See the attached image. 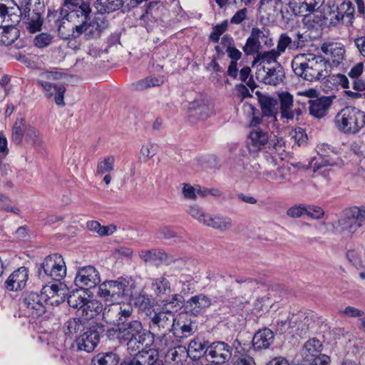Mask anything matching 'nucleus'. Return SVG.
<instances>
[{
  "label": "nucleus",
  "mask_w": 365,
  "mask_h": 365,
  "mask_svg": "<svg viewBox=\"0 0 365 365\" xmlns=\"http://www.w3.org/2000/svg\"><path fill=\"white\" fill-rule=\"evenodd\" d=\"M294 73L308 81H319L329 76L330 63L322 55L303 53L296 55L292 61Z\"/></svg>",
  "instance_id": "obj_1"
},
{
  "label": "nucleus",
  "mask_w": 365,
  "mask_h": 365,
  "mask_svg": "<svg viewBox=\"0 0 365 365\" xmlns=\"http://www.w3.org/2000/svg\"><path fill=\"white\" fill-rule=\"evenodd\" d=\"M336 128L345 134H356L365 125V113L353 106L342 108L335 116Z\"/></svg>",
  "instance_id": "obj_2"
},
{
  "label": "nucleus",
  "mask_w": 365,
  "mask_h": 365,
  "mask_svg": "<svg viewBox=\"0 0 365 365\" xmlns=\"http://www.w3.org/2000/svg\"><path fill=\"white\" fill-rule=\"evenodd\" d=\"M365 223V206L346 209L335 226L336 231L350 237Z\"/></svg>",
  "instance_id": "obj_3"
},
{
  "label": "nucleus",
  "mask_w": 365,
  "mask_h": 365,
  "mask_svg": "<svg viewBox=\"0 0 365 365\" xmlns=\"http://www.w3.org/2000/svg\"><path fill=\"white\" fill-rule=\"evenodd\" d=\"M149 317V328L153 332L165 336L168 332L172 331L175 320L173 310L163 309L158 312H155Z\"/></svg>",
  "instance_id": "obj_4"
},
{
  "label": "nucleus",
  "mask_w": 365,
  "mask_h": 365,
  "mask_svg": "<svg viewBox=\"0 0 365 365\" xmlns=\"http://www.w3.org/2000/svg\"><path fill=\"white\" fill-rule=\"evenodd\" d=\"M262 44L267 47H271L273 45L269 31L264 27L261 29L254 27L252 29L250 36L247 39L243 51L247 55L254 54L261 49Z\"/></svg>",
  "instance_id": "obj_5"
},
{
  "label": "nucleus",
  "mask_w": 365,
  "mask_h": 365,
  "mask_svg": "<svg viewBox=\"0 0 365 365\" xmlns=\"http://www.w3.org/2000/svg\"><path fill=\"white\" fill-rule=\"evenodd\" d=\"M133 313V308L130 303L113 304L104 309L103 317L106 322L115 324L118 327L129 322Z\"/></svg>",
  "instance_id": "obj_6"
},
{
  "label": "nucleus",
  "mask_w": 365,
  "mask_h": 365,
  "mask_svg": "<svg viewBox=\"0 0 365 365\" xmlns=\"http://www.w3.org/2000/svg\"><path fill=\"white\" fill-rule=\"evenodd\" d=\"M102 326L94 324L91 326L82 335L78 337L75 344L78 351L91 352L100 341L101 334L103 333Z\"/></svg>",
  "instance_id": "obj_7"
},
{
  "label": "nucleus",
  "mask_w": 365,
  "mask_h": 365,
  "mask_svg": "<svg viewBox=\"0 0 365 365\" xmlns=\"http://www.w3.org/2000/svg\"><path fill=\"white\" fill-rule=\"evenodd\" d=\"M232 354V346L222 341L210 343L205 351L206 359L216 364H223L229 361Z\"/></svg>",
  "instance_id": "obj_8"
},
{
  "label": "nucleus",
  "mask_w": 365,
  "mask_h": 365,
  "mask_svg": "<svg viewBox=\"0 0 365 365\" xmlns=\"http://www.w3.org/2000/svg\"><path fill=\"white\" fill-rule=\"evenodd\" d=\"M32 9L28 10L26 13L21 15V21L26 24L27 31L31 34L40 31L44 21L43 14L44 12V4L40 0H36Z\"/></svg>",
  "instance_id": "obj_9"
},
{
  "label": "nucleus",
  "mask_w": 365,
  "mask_h": 365,
  "mask_svg": "<svg viewBox=\"0 0 365 365\" xmlns=\"http://www.w3.org/2000/svg\"><path fill=\"white\" fill-rule=\"evenodd\" d=\"M116 337L120 341L128 339L130 338L138 337L142 336L152 335L151 331H148L143 328L141 322L139 320H130L117 327L115 331Z\"/></svg>",
  "instance_id": "obj_10"
},
{
  "label": "nucleus",
  "mask_w": 365,
  "mask_h": 365,
  "mask_svg": "<svg viewBox=\"0 0 365 365\" xmlns=\"http://www.w3.org/2000/svg\"><path fill=\"white\" fill-rule=\"evenodd\" d=\"M125 284L120 280L106 281L98 287V294L105 301L113 302L118 300L125 293Z\"/></svg>",
  "instance_id": "obj_11"
},
{
  "label": "nucleus",
  "mask_w": 365,
  "mask_h": 365,
  "mask_svg": "<svg viewBox=\"0 0 365 365\" xmlns=\"http://www.w3.org/2000/svg\"><path fill=\"white\" fill-rule=\"evenodd\" d=\"M255 75L259 81L274 86L280 83L284 78L283 68L279 63H276L273 66L259 67Z\"/></svg>",
  "instance_id": "obj_12"
},
{
  "label": "nucleus",
  "mask_w": 365,
  "mask_h": 365,
  "mask_svg": "<svg viewBox=\"0 0 365 365\" xmlns=\"http://www.w3.org/2000/svg\"><path fill=\"white\" fill-rule=\"evenodd\" d=\"M48 294L31 292L27 294L23 301V307L27 309L28 313L36 317L42 316L46 312L45 304L48 299Z\"/></svg>",
  "instance_id": "obj_13"
},
{
  "label": "nucleus",
  "mask_w": 365,
  "mask_h": 365,
  "mask_svg": "<svg viewBox=\"0 0 365 365\" xmlns=\"http://www.w3.org/2000/svg\"><path fill=\"white\" fill-rule=\"evenodd\" d=\"M277 97L282 118L288 120H293L294 118L298 120L302 112L300 108H294L293 96L287 91H282L277 93Z\"/></svg>",
  "instance_id": "obj_14"
},
{
  "label": "nucleus",
  "mask_w": 365,
  "mask_h": 365,
  "mask_svg": "<svg viewBox=\"0 0 365 365\" xmlns=\"http://www.w3.org/2000/svg\"><path fill=\"white\" fill-rule=\"evenodd\" d=\"M271 144L269 135L267 131L259 128H253L248 135L247 146L250 152H259Z\"/></svg>",
  "instance_id": "obj_15"
},
{
  "label": "nucleus",
  "mask_w": 365,
  "mask_h": 365,
  "mask_svg": "<svg viewBox=\"0 0 365 365\" xmlns=\"http://www.w3.org/2000/svg\"><path fill=\"white\" fill-rule=\"evenodd\" d=\"M41 269L44 274H56L63 272L66 274V267L63 258L61 255L55 253L48 255L41 264L38 274L41 273Z\"/></svg>",
  "instance_id": "obj_16"
},
{
  "label": "nucleus",
  "mask_w": 365,
  "mask_h": 365,
  "mask_svg": "<svg viewBox=\"0 0 365 365\" xmlns=\"http://www.w3.org/2000/svg\"><path fill=\"white\" fill-rule=\"evenodd\" d=\"M38 83L43 88L45 96L51 98H54L55 103L58 106H64V93L66 88L62 84H56L53 82L39 79Z\"/></svg>",
  "instance_id": "obj_17"
},
{
  "label": "nucleus",
  "mask_w": 365,
  "mask_h": 365,
  "mask_svg": "<svg viewBox=\"0 0 365 365\" xmlns=\"http://www.w3.org/2000/svg\"><path fill=\"white\" fill-rule=\"evenodd\" d=\"M212 114V105L204 100H195L190 104L188 115L190 118L204 120Z\"/></svg>",
  "instance_id": "obj_18"
},
{
  "label": "nucleus",
  "mask_w": 365,
  "mask_h": 365,
  "mask_svg": "<svg viewBox=\"0 0 365 365\" xmlns=\"http://www.w3.org/2000/svg\"><path fill=\"white\" fill-rule=\"evenodd\" d=\"M309 319L304 316L303 313H299L298 314H293L292 318L289 319L287 317L284 320H277V325L280 328L281 330L287 325L289 324V327H294L297 326L296 333L299 336L305 335L309 330Z\"/></svg>",
  "instance_id": "obj_19"
},
{
  "label": "nucleus",
  "mask_w": 365,
  "mask_h": 365,
  "mask_svg": "<svg viewBox=\"0 0 365 365\" xmlns=\"http://www.w3.org/2000/svg\"><path fill=\"white\" fill-rule=\"evenodd\" d=\"M184 317H187V314H180L179 319L175 320L172 332L176 338H187L196 331L195 323L190 319H184Z\"/></svg>",
  "instance_id": "obj_20"
},
{
  "label": "nucleus",
  "mask_w": 365,
  "mask_h": 365,
  "mask_svg": "<svg viewBox=\"0 0 365 365\" xmlns=\"http://www.w3.org/2000/svg\"><path fill=\"white\" fill-rule=\"evenodd\" d=\"M309 110L310 114L316 118H322L328 113L332 103L330 97L323 96L309 101Z\"/></svg>",
  "instance_id": "obj_21"
},
{
  "label": "nucleus",
  "mask_w": 365,
  "mask_h": 365,
  "mask_svg": "<svg viewBox=\"0 0 365 365\" xmlns=\"http://www.w3.org/2000/svg\"><path fill=\"white\" fill-rule=\"evenodd\" d=\"M204 225L220 232H227L232 230V220L230 217L222 214L208 215Z\"/></svg>",
  "instance_id": "obj_22"
},
{
  "label": "nucleus",
  "mask_w": 365,
  "mask_h": 365,
  "mask_svg": "<svg viewBox=\"0 0 365 365\" xmlns=\"http://www.w3.org/2000/svg\"><path fill=\"white\" fill-rule=\"evenodd\" d=\"M264 116L271 117L276 120L278 113V101L269 96L256 93Z\"/></svg>",
  "instance_id": "obj_23"
},
{
  "label": "nucleus",
  "mask_w": 365,
  "mask_h": 365,
  "mask_svg": "<svg viewBox=\"0 0 365 365\" xmlns=\"http://www.w3.org/2000/svg\"><path fill=\"white\" fill-rule=\"evenodd\" d=\"M274 339L273 331L268 328H264L255 333L252 339V345L256 350L267 349L274 342Z\"/></svg>",
  "instance_id": "obj_24"
},
{
  "label": "nucleus",
  "mask_w": 365,
  "mask_h": 365,
  "mask_svg": "<svg viewBox=\"0 0 365 365\" xmlns=\"http://www.w3.org/2000/svg\"><path fill=\"white\" fill-rule=\"evenodd\" d=\"M211 299L204 294H198L192 297L187 301L185 309L193 315H197L203 312L211 305Z\"/></svg>",
  "instance_id": "obj_25"
},
{
  "label": "nucleus",
  "mask_w": 365,
  "mask_h": 365,
  "mask_svg": "<svg viewBox=\"0 0 365 365\" xmlns=\"http://www.w3.org/2000/svg\"><path fill=\"white\" fill-rule=\"evenodd\" d=\"M68 10L63 9L62 6L58 7H48L46 22L49 29H56V26L63 20L68 16Z\"/></svg>",
  "instance_id": "obj_26"
},
{
  "label": "nucleus",
  "mask_w": 365,
  "mask_h": 365,
  "mask_svg": "<svg viewBox=\"0 0 365 365\" xmlns=\"http://www.w3.org/2000/svg\"><path fill=\"white\" fill-rule=\"evenodd\" d=\"M102 303L89 295L81 309L82 316L85 320L93 319L103 312Z\"/></svg>",
  "instance_id": "obj_27"
},
{
  "label": "nucleus",
  "mask_w": 365,
  "mask_h": 365,
  "mask_svg": "<svg viewBox=\"0 0 365 365\" xmlns=\"http://www.w3.org/2000/svg\"><path fill=\"white\" fill-rule=\"evenodd\" d=\"M108 26V20L103 16H96L88 23V32L86 34L88 39L97 38L101 34Z\"/></svg>",
  "instance_id": "obj_28"
},
{
  "label": "nucleus",
  "mask_w": 365,
  "mask_h": 365,
  "mask_svg": "<svg viewBox=\"0 0 365 365\" xmlns=\"http://www.w3.org/2000/svg\"><path fill=\"white\" fill-rule=\"evenodd\" d=\"M282 0H260L258 10L260 13H264L268 16L282 15Z\"/></svg>",
  "instance_id": "obj_29"
},
{
  "label": "nucleus",
  "mask_w": 365,
  "mask_h": 365,
  "mask_svg": "<svg viewBox=\"0 0 365 365\" xmlns=\"http://www.w3.org/2000/svg\"><path fill=\"white\" fill-rule=\"evenodd\" d=\"M90 294L91 292L86 289H77L69 293L67 302L71 307L81 310Z\"/></svg>",
  "instance_id": "obj_30"
},
{
  "label": "nucleus",
  "mask_w": 365,
  "mask_h": 365,
  "mask_svg": "<svg viewBox=\"0 0 365 365\" xmlns=\"http://www.w3.org/2000/svg\"><path fill=\"white\" fill-rule=\"evenodd\" d=\"M210 342L202 338L196 337L191 340L188 345L187 354L192 359L200 358L202 355L205 356V351Z\"/></svg>",
  "instance_id": "obj_31"
},
{
  "label": "nucleus",
  "mask_w": 365,
  "mask_h": 365,
  "mask_svg": "<svg viewBox=\"0 0 365 365\" xmlns=\"http://www.w3.org/2000/svg\"><path fill=\"white\" fill-rule=\"evenodd\" d=\"M134 357L137 361L140 362L139 365H157L163 362L159 359L158 351L153 349L141 350Z\"/></svg>",
  "instance_id": "obj_32"
},
{
  "label": "nucleus",
  "mask_w": 365,
  "mask_h": 365,
  "mask_svg": "<svg viewBox=\"0 0 365 365\" xmlns=\"http://www.w3.org/2000/svg\"><path fill=\"white\" fill-rule=\"evenodd\" d=\"M322 51L326 54L329 55L334 63L339 64L344 58V49L338 43H323L321 46Z\"/></svg>",
  "instance_id": "obj_33"
},
{
  "label": "nucleus",
  "mask_w": 365,
  "mask_h": 365,
  "mask_svg": "<svg viewBox=\"0 0 365 365\" xmlns=\"http://www.w3.org/2000/svg\"><path fill=\"white\" fill-rule=\"evenodd\" d=\"M317 152L319 158L314 164V168H319L322 166L334 164V162L329 158L331 153H333L329 145L325 143L318 145Z\"/></svg>",
  "instance_id": "obj_34"
},
{
  "label": "nucleus",
  "mask_w": 365,
  "mask_h": 365,
  "mask_svg": "<svg viewBox=\"0 0 365 365\" xmlns=\"http://www.w3.org/2000/svg\"><path fill=\"white\" fill-rule=\"evenodd\" d=\"M86 320L81 317H73L68 319L64 324V333L67 336H73L83 331L86 328Z\"/></svg>",
  "instance_id": "obj_35"
},
{
  "label": "nucleus",
  "mask_w": 365,
  "mask_h": 365,
  "mask_svg": "<svg viewBox=\"0 0 365 365\" xmlns=\"http://www.w3.org/2000/svg\"><path fill=\"white\" fill-rule=\"evenodd\" d=\"M28 127L24 118L17 119L13 125L11 141L17 145H21Z\"/></svg>",
  "instance_id": "obj_36"
},
{
  "label": "nucleus",
  "mask_w": 365,
  "mask_h": 365,
  "mask_svg": "<svg viewBox=\"0 0 365 365\" xmlns=\"http://www.w3.org/2000/svg\"><path fill=\"white\" fill-rule=\"evenodd\" d=\"M70 10L68 16L71 19H78L79 22H88V20L90 19L91 9L86 2L82 1L81 4L72 7Z\"/></svg>",
  "instance_id": "obj_37"
},
{
  "label": "nucleus",
  "mask_w": 365,
  "mask_h": 365,
  "mask_svg": "<svg viewBox=\"0 0 365 365\" xmlns=\"http://www.w3.org/2000/svg\"><path fill=\"white\" fill-rule=\"evenodd\" d=\"M256 57L255 58L252 65L255 63H259V66L262 67V66L276 65L277 63V58L279 55L277 53L274 49L268 51L259 52V51H257Z\"/></svg>",
  "instance_id": "obj_38"
},
{
  "label": "nucleus",
  "mask_w": 365,
  "mask_h": 365,
  "mask_svg": "<svg viewBox=\"0 0 365 365\" xmlns=\"http://www.w3.org/2000/svg\"><path fill=\"white\" fill-rule=\"evenodd\" d=\"M123 5V0H96L95 3V7L101 14L115 11Z\"/></svg>",
  "instance_id": "obj_39"
},
{
  "label": "nucleus",
  "mask_w": 365,
  "mask_h": 365,
  "mask_svg": "<svg viewBox=\"0 0 365 365\" xmlns=\"http://www.w3.org/2000/svg\"><path fill=\"white\" fill-rule=\"evenodd\" d=\"M152 339L153 336L150 335L139 336V338L137 336L132 339H123L122 341L127 342L128 350L130 352V354H132L136 351H140V349L143 350V346H148L152 342Z\"/></svg>",
  "instance_id": "obj_40"
},
{
  "label": "nucleus",
  "mask_w": 365,
  "mask_h": 365,
  "mask_svg": "<svg viewBox=\"0 0 365 365\" xmlns=\"http://www.w3.org/2000/svg\"><path fill=\"white\" fill-rule=\"evenodd\" d=\"M28 281V275H9L5 282V287L11 292H18L23 289Z\"/></svg>",
  "instance_id": "obj_41"
},
{
  "label": "nucleus",
  "mask_w": 365,
  "mask_h": 365,
  "mask_svg": "<svg viewBox=\"0 0 365 365\" xmlns=\"http://www.w3.org/2000/svg\"><path fill=\"white\" fill-rule=\"evenodd\" d=\"M101 282L99 275H76L75 283L79 289L89 291L96 287Z\"/></svg>",
  "instance_id": "obj_42"
},
{
  "label": "nucleus",
  "mask_w": 365,
  "mask_h": 365,
  "mask_svg": "<svg viewBox=\"0 0 365 365\" xmlns=\"http://www.w3.org/2000/svg\"><path fill=\"white\" fill-rule=\"evenodd\" d=\"M161 252V249L142 250L138 252V255L145 263L158 266L160 264Z\"/></svg>",
  "instance_id": "obj_43"
},
{
  "label": "nucleus",
  "mask_w": 365,
  "mask_h": 365,
  "mask_svg": "<svg viewBox=\"0 0 365 365\" xmlns=\"http://www.w3.org/2000/svg\"><path fill=\"white\" fill-rule=\"evenodd\" d=\"M134 305L139 311L143 312L149 317L153 311V302L151 298L145 294H139L134 298Z\"/></svg>",
  "instance_id": "obj_44"
},
{
  "label": "nucleus",
  "mask_w": 365,
  "mask_h": 365,
  "mask_svg": "<svg viewBox=\"0 0 365 365\" xmlns=\"http://www.w3.org/2000/svg\"><path fill=\"white\" fill-rule=\"evenodd\" d=\"M163 83L162 78L148 76L132 83V88L135 91H143L151 87L160 86Z\"/></svg>",
  "instance_id": "obj_45"
},
{
  "label": "nucleus",
  "mask_w": 365,
  "mask_h": 365,
  "mask_svg": "<svg viewBox=\"0 0 365 365\" xmlns=\"http://www.w3.org/2000/svg\"><path fill=\"white\" fill-rule=\"evenodd\" d=\"M119 356L114 352H107L98 354L93 360V365H117Z\"/></svg>",
  "instance_id": "obj_46"
},
{
  "label": "nucleus",
  "mask_w": 365,
  "mask_h": 365,
  "mask_svg": "<svg viewBox=\"0 0 365 365\" xmlns=\"http://www.w3.org/2000/svg\"><path fill=\"white\" fill-rule=\"evenodd\" d=\"M151 287L154 293L160 298L170 293L169 282L163 277H160L153 282Z\"/></svg>",
  "instance_id": "obj_47"
},
{
  "label": "nucleus",
  "mask_w": 365,
  "mask_h": 365,
  "mask_svg": "<svg viewBox=\"0 0 365 365\" xmlns=\"http://www.w3.org/2000/svg\"><path fill=\"white\" fill-rule=\"evenodd\" d=\"M87 227L91 231L97 232L100 236H109L116 230V226L113 224L103 226L97 221L88 222Z\"/></svg>",
  "instance_id": "obj_48"
},
{
  "label": "nucleus",
  "mask_w": 365,
  "mask_h": 365,
  "mask_svg": "<svg viewBox=\"0 0 365 365\" xmlns=\"http://www.w3.org/2000/svg\"><path fill=\"white\" fill-rule=\"evenodd\" d=\"M292 46L295 51L302 49L311 41L310 35L307 32L297 31L292 34Z\"/></svg>",
  "instance_id": "obj_49"
},
{
  "label": "nucleus",
  "mask_w": 365,
  "mask_h": 365,
  "mask_svg": "<svg viewBox=\"0 0 365 365\" xmlns=\"http://www.w3.org/2000/svg\"><path fill=\"white\" fill-rule=\"evenodd\" d=\"M25 140L34 147H40L43 143L39 131L35 127L30 125L27 128Z\"/></svg>",
  "instance_id": "obj_50"
},
{
  "label": "nucleus",
  "mask_w": 365,
  "mask_h": 365,
  "mask_svg": "<svg viewBox=\"0 0 365 365\" xmlns=\"http://www.w3.org/2000/svg\"><path fill=\"white\" fill-rule=\"evenodd\" d=\"M182 299V296L180 294H172L165 297L162 299V303L165 307L163 309H170L173 310V312L177 311L178 308L181 307Z\"/></svg>",
  "instance_id": "obj_51"
},
{
  "label": "nucleus",
  "mask_w": 365,
  "mask_h": 365,
  "mask_svg": "<svg viewBox=\"0 0 365 365\" xmlns=\"http://www.w3.org/2000/svg\"><path fill=\"white\" fill-rule=\"evenodd\" d=\"M288 48L290 51H295L294 47L292 46V40L290 36L287 34H282L278 39L277 46V53L280 56L284 53L286 49Z\"/></svg>",
  "instance_id": "obj_52"
},
{
  "label": "nucleus",
  "mask_w": 365,
  "mask_h": 365,
  "mask_svg": "<svg viewBox=\"0 0 365 365\" xmlns=\"http://www.w3.org/2000/svg\"><path fill=\"white\" fill-rule=\"evenodd\" d=\"M160 261V264H164L168 266L173 264H185L187 265H191L192 264V262L187 261L185 259L178 258L172 254L166 252L163 250H162Z\"/></svg>",
  "instance_id": "obj_53"
},
{
  "label": "nucleus",
  "mask_w": 365,
  "mask_h": 365,
  "mask_svg": "<svg viewBox=\"0 0 365 365\" xmlns=\"http://www.w3.org/2000/svg\"><path fill=\"white\" fill-rule=\"evenodd\" d=\"M72 26L73 24L66 17L56 26V29L58 31L59 36L63 39L67 40L72 37Z\"/></svg>",
  "instance_id": "obj_54"
},
{
  "label": "nucleus",
  "mask_w": 365,
  "mask_h": 365,
  "mask_svg": "<svg viewBox=\"0 0 365 365\" xmlns=\"http://www.w3.org/2000/svg\"><path fill=\"white\" fill-rule=\"evenodd\" d=\"M114 162L115 160L113 156H108L105 158L103 160L98 162L97 165V173L103 175L113 171L114 169Z\"/></svg>",
  "instance_id": "obj_55"
},
{
  "label": "nucleus",
  "mask_w": 365,
  "mask_h": 365,
  "mask_svg": "<svg viewBox=\"0 0 365 365\" xmlns=\"http://www.w3.org/2000/svg\"><path fill=\"white\" fill-rule=\"evenodd\" d=\"M341 13L345 14L347 19L346 25L351 24L354 19V7L350 1H344L337 6Z\"/></svg>",
  "instance_id": "obj_56"
},
{
  "label": "nucleus",
  "mask_w": 365,
  "mask_h": 365,
  "mask_svg": "<svg viewBox=\"0 0 365 365\" xmlns=\"http://www.w3.org/2000/svg\"><path fill=\"white\" fill-rule=\"evenodd\" d=\"M232 38L229 36H224L222 38V43L227 46L226 52L228 56L232 59L231 61H235L237 62L242 57V53L235 47L230 46Z\"/></svg>",
  "instance_id": "obj_57"
},
{
  "label": "nucleus",
  "mask_w": 365,
  "mask_h": 365,
  "mask_svg": "<svg viewBox=\"0 0 365 365\" xmlns=\"http://www.w3.org/2000/svg\"><path fill=\"white\" fill-rule=\"evenodd\" d=\"M251 69L249 66H244L238 73L239 79L246 83L247 86L252 91L256 88L257 85L250 76Z\"/></svg>",
  "instance_id": "obj_58"
},
{
  "label": "nucleus",
  "mask_w": 365,
  "mask_h": 365,
  "mask_svg": "<svg viewBox=\"0 0 365 365\" xmlns=\"http://www.w3.org/2000/svg\"><path fill=\"white\" fill-rule=\"evenodd\" d=\"M67 289V286L64 283L58 282L52 284L50 286L46 285L43 287V293L46 294L47 292H49V294H51L50 297H54L56 295H59L60 294H64V292Z\"/></svg>",
  "instance_id": "obj_59"
},
{
  "label": "nucleus",
  "mask_w": 365,
  "mask_h": 365,
  "mask_svg": "<svg viewBox=\"0 0 365 365\" xmlns=\"http://www.w3.org/2000/svg\"><path fill=\"white\" fill-rule=\"evenodd\" d=\"M17 34L18 31L16 28L6 27L3 30L1 41L6 45L11 44L17 38Z\"/></svg>",
  "instance_id": "obj_60"
},
{
  "label": "nucleus",
  "mask_w": 365,
  "mask_h": 365,
  "mask_svg": "<svg viewBox=\"0 0 365 365\" xmlns=\"http://www.w3.org/2000/svg\"><path fill=\"white\" fill-rule=\"evenodd\" d=\"M189 214L200 223L205 224L208 215L205 213L197 205H192L190 207Z\"/></svg>",
  "instance_id": "obj_61"
},
{
  "label": "nucleus",
  "mask_w": 365,
  "mask_h": 365,
  "mask_svg": "<svg viewBox=\"0 0 365 365\" xmlns=\"http://www.w3.org/2000/svg\"><path fill=\"white\" fill-rule=\"evenodd\" d=\"M306 0H288V6L294 15L305 16Z\"/></svg>",
  "instance_id": "obj_62"
},
{
  "label": "nucleus",
  "mask_w": 365,
  "mask_h": 365,
  "mask_svg": "<svg viewBox=\"0 0 365 365\" xmlns=\"http://www.w3.org/2000/svg\"><path fill=\"white\" fill-rule=\"evenodd\" d=\"M13 8L9 9V12L6 14V18L4 21L5 27H14V26H15L21 20V14L19 12L16 13L13 11Z\"/></svg>",
  "instance_id": "obj_63"
},
{
  "label": "nucleus",
  "mask_w": 365,
  "mask_h": 365,
  "mask_svg": "<svg viewBox=\"0 0 365 365\" xmlns=\"http://www.w3.org/2000/svg\"><path fill=\"white\" fill-rule=\"evenodd\" d=\"M53 36L48 33H41L34 38V45L38 48L48 46L52 41Z\"/></svg>",
  "instance_id": "obj_64"
}]
</instances>
